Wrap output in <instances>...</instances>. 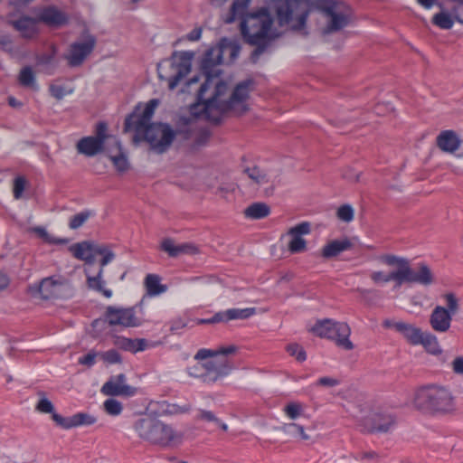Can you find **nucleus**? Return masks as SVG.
I'll use <instances>...</instances> for the list:
<instances>
[{"instance_id": "1", "label": "nucleus", "mask_w": 463, "mask_h": 463, "mask_svg": "<svg viewBox=\"0 0 463 463\" xmlns=\"http://www.w3.org/2000/svg\"><path fill=\"white\" fill-rule=\"evenodd\" d=\"M241 46L235 41L222 39L218 45L209 48L202 61L206 80L198 91V102L192 107V113L213 123L221 121L226 113L240 116L249 109L248 99L252 90V80H247L236 85L226 99L228 85L219 80L218 66L222 62L234 61Z\"/></svg>"}, {"instance_id": "2", "label": "nucleus", "mask_w": 463, "mask_h": 463, "mask_svg": "<svg viewBox=\"0 0 463 463\" xmlns=\"http://www.w3.org/2000/svg\"><path fill=\"white\" fill-rule=\"evenodd\" d=\"M157 106L158 100L151 99L141 112L140 108L137 107L126 118L124 129L126 132L134 131L135 139H145L154 152L162 154L170 147L176 132L168 124L150 123Z\"/></svg>"}, {"instance_id": "3", "label": "nucleus", "mask_w": 463, "mask_h": 463, "mask_svg": "<svg viewBox=\"0 0 463 463\" xmlns=\"http://www.w3.org/2000/svg\"><path fill=\"white\" fill-rule=\"evenodd\" d=\"M412 404L418 411L436 417L451 416L458 412L453 392L443 385L430 384L420 387L414 392Z\"/></svg>"}, {"instance_id": "4", "label": "nucleus", "mask_w": 463, "mask_h": 463, "mask_svg": "<svg viewBox=\"0 0 463 463\" xmlns=\"http://www.w3.org/2000/svg\"><path fill=\"white\" fill-rule=\"evenodd\" d=\"M273 17L268 8L262 7L256 12L247 14L241 22V32L244 40L257 49L252 52L255 61L263 52L264 47L279 34L272 29Z\"/></svg>"}, {"instance_id": "5", "label": "nucleus", "mask_w": 463, "mask_h": 463, "mask_svg": "<svg viewBox=\"0 0 463 463\" xmlns=\"http://www.w3.org/2000/svg\"><path fill=\"white\" fill-rule=\"evenodd\" d=\"M313 7L324 19V35L338 33L351 23L352 10L342 0H314Z\"/></svg>"}, {"instance_id": "6", "label": "nucleus", "mask_w": 463, "mask_h": 463, "mask_svg": "<svg viewBox=\"0 0 463 463\" xmlns=\"http://www.w3.org/2000/svg\"><path fill=\"white\" fill-rule=\"evenodd\" d=\"M308 10L301 0H277L276 14L280 26L307 34L306 23Z\"/></svg>"}, {"instance_id": "7", "label": "nucleus", "mask_w": 463, "mask_h": 463, "mask_svg": "<svg viewBox=\"0 0 463 463\" xmlns=\"http://www.w3.org/2000/svg\"><path fill=\"white\" fill-rule=\"evenodd\" d=\"M379 260L386 266H401L402 284L416 283L427 287L434 283V275L425 263H419L417 270H414L411 267L410 260L404 257L384 254L379 257Z\"/></svg>"}, {"instance_id": "8", "label": "nucleus", "mask_w": 463, "mask_h": 463, "mask_svg": "<svg viewBox=\"0 0 463 463\" xmlns=\"http://www.w3.org/2000/svg\"><path fill=\"white\" fill-rule=\"evenodd\" d=\"M137 435L156 444L167 445L175 438L174 430L154 417L139 419L134 425Z\"/></svg>"}, {"instance_id": "9", "label": "nucleus", "mask_w": 463, "mask_h": 463, "mask_svg": "<svg viewBox=\"0 0 463 463\" xmlns=\"http://www.w3.org/2000/svg\"><path fill=\"white\" fill-rule=\"evenodd\" d=\"M446 306H436L430 315V325L437 333H447L450 327L453 317L459 309L458 298L452 292L442 296Z\"/></svg>"}, {"instance_id": "10", "label": "nucleus", "mask_w": 463, "mask_h": 463, "mask_svg": "<svg viewBox=\"0 0 463 463\" xmlns=\"http://www.w3.org/2000/svg\"><path fill=\"white\" fill-rule=\"evenodd\" d=\"M311 330L319 337L334 340L343 349L352 350L354 348V345L349 339L351 329L346 323L325 319L318 321Z\"/></svg>"}, {"instance_id": "11", "label": "nucleus", "mask_w": 463, "mask_h": 463, "mask_svg": "<svg viewBox=\"0 0 463 463\" xmlns=\"http://www.w3.org/2000/svg\"><path fill=\"white\" fill-rule=\"evenodd\" d=\"M194 53L191 52H175L170 58L171 72L164 74L158 67V75L162 80L167 81L169 90H174L179 82L191 71Z\"/></svg>"}, {"instance_id": "12", "label": "nucleus", "mask_w": 463, "mask_h": 463, "mask_svg": "<svg viewBox=\"0 0 463 463\" xmlns=\"http://www.w3.org/2000/svg\"><path fill=\"white\" fill-rule=\"evenodd\" d=\"M70 251L76 259L85 261L87 265H92L97 255L102 257L100 260L102 267L108 265L115 258V254L108 246L98 245L90 241L75 243L70 247Z\"/></svg>"}, {"instance_id": "13", "label": "nucleus", "mask_w": 463, "mask_h": 463, "mask_svg": "<svg viewBox=\"0 0 463 463\" xmlns=\"http://www.w3.org/2000/svg\"><path fill=\"white\" fill-rule=\"evenodd\" d=\"M105 318L113 326L137 327L144 323V319L137 316L135 307L109 306L106 309Z\"/></svg>"}, {"instance_id": "14", "label": "nucleus", "mask_w": 463, "mask_h": 463, "mask_svg": "<svg viewBox=\"0 0 463 463\" xmlns=\"http://www.w3.org/2000/svg\"><path fill=\"white\" fill-rule=\"evenodd\" d=\"M112 136L107 135V125L99 122L96 127L95 137H86L77 143L78 152L87 156H93L102 150L105 142L112 143Z\"/></svg>"}, {"instance_id": "15", "label": "nucleus", "mask_w": 463, "mask_h": 463, "mask_svg": "<svg viewBox=\"0 0 463 463\" xmlns=\"http://www.w3.org/2000/svg\"><path fill=\"white\" fill-rule=\"evenodd\" d=\"M204 373L201 374V379L205 383H215L220 378L226 376L232 371V365L225 356H217L207 361L201 365Z\"/></svg>"}, {"instance_id": "16", "label": "nucleus", "mask_w": 463, "mask_h": 463, "mask_svg": "<svg viewBox=\"0 0 463 463\" xmlns=\"http://www.w3.org/2000/svg\"><path fill=\"white\" fill-rule=\"evenodd\" d=\"M96 39L90 34H87L83 39L73 43L70 47L68 54L65 56L69 64L72 67L80 65L93 51Z\"/></svg>"}, {"instance_id": "17", "label": "nucleus", "mask_w": 463, "mask_h": 463, "mask_svg": "<svg viewBox=\"0 0 463 463\" xmlns=\"http://www.w3.org/2000/svg\"><path fill=\"white\" fill-rule=\"evenodd\" d=\"M311 232V226L308 222H300L287 232L286 236L288 238V250L290 253H300L307 250V240L304 238Z\"/></svg>"}, {"instance_id": "18", "label": "nucleus", "mask_w": 463, "mask_h": 463, "mask_svg": "<svg viewBox=\"0 0 463 463\" xmlns=\"http://www.w3.org/2000/svg\"><path fill=\"white\" fill-rule=\"evenodd\" d=\"M397 269L392 271L372 270L369 273L371 281L379 287H383L390 282H394L395 288L402 285V271L401 266H395Z\"/></svg>"}, {"instance_id": "19", "label": "nucleus", "mask_w": 463, "mask_h": 463, "mask_svg": "<svg viewBox=\"0 0 463 463\" xmlns=\"http://www.w3.org/2000/svg\"><path fill=\"white\" fill-rule=\"evenodd\" d=\"M160 248L172 258H176L181 255H194L199 252L198 248L194 243L185 242L175 244L170 238L164 239Z\"/></svg>"}, {"instance_id": "20", "label": "nucleus", "mask_w": 463, "mask_h": 463, "mask_svg": "<svg viewBox=\"0 0 463 463\" xmlns=\"http://www.w3.org/2000/svg\"><path fill=\"white\" fill-rule=\"evenodd\" d=\"M38 21L49 26L60 27L68 23V16L57 7L48 6L40 12Z\"/></svg>"}, {"instance_id": "21", "label": "nucleus", "mask_w": 463, "mask_h": 463, "mask_svg": "<svg viewBox=\"0 0 463 463\" xmlns=\"http://www.w3.org/2000/svg\"><path fill=\"white\" fill-rule=\"evenodd\" d=\"M125 376L120 374L118 382L109 381L101 388V392L110 396H132L136 393V388L124 383Z\"/></svg>"}, {"instance_id": "22", "label": "nucleus", "mask_w": 463, "mask_h": 463, "mask_svg": "<svg viewBox=\"0 0 463 463\" xmlns=\"http://www.w3.org/2000/svg\"><path fill=\"white\" fill-rule=\"evenodd\" d=\"M63 287V281L54 277L43 279L39 286L36 287L37 291L43 299H50L59 296Z\"/></svg>"}, {"instance_id": "23", "label": "nucleus", "mask_w": 463, "mask_h": 463, "mask_svg": "<svg viewBox=\"0 0 463 463\" xmlns=\"http://www.w3.org/2000/svg\"><path fill=\"white\" fill-rule=\"evenodd\" d=\"M37 22L38 19H34L29 16H23L20 19L12 22L11 24L18 32H20L24 38L33 39L39 33Z\"/></svg>"}, {"instance_id": "24", "label": "nucleus", "mask_w": 463, "mask_h": 463, "mask_svg": "<svg viewBox=\"0 0 463 463\" xmlns=\"http://www.w3.org/2000/svg\"><path fill=\"white\" fill-rule=\"evenodd\" d=\"M393 327L402 335L409 344L412 345H419L420 337L425 332L412 324L402 321L395 322Z\"/></svg>"}, {"instance_id": "25", "label": "nucleus", "mask_w": 463, "mask_h": 463, "mask_svg": "<svg viewBox=\"0 0 463 463\" xmlns=\"http://www.w3.org/2000/svg\"><path fill=\"white\" fill-rule=\"evenodd\" d=\"M111 145L113 146V148L108 149L109 157L118 172H126L129 167V164L126 155H124L121 151L119 141L116 137H112Z\"/></svg>"}, {"instance_id": "26", "label": "nucleus", "mask_w": 463, "mask_h": 463, "mask_svg": "<svg viewBox=\"0 0 463 463\" xmlns=\"http://www.w3.org/2000/svg\"><path fill=\"white\" fill-rule=\"evenodd\" d=\"M437 145L442 151L453 153L460 146V140L454 131L444 130L437 137Z\"/></svg>"}, {"instance_id": "27", "label": "nucleus", "mask_w": 463, "mask_h": 463, "mask_svg": "<svg viewBox=\"0 0 463 463\" xmlns=\"http://www.w3.org/2000/svg\"><path fill=\"white\" fill-rule=\"evenodd\" d=\"M352 248V242L348 238L334 240L326 243L323 248L321 254L326 259H330Z\"/></svg>"}, {"instance_id": "28", "label": "nucleus", "mask_w": 463, "mask_h": 463, "mask_svg": "<svg viewBox=\"0 0 463 463\" xmlns=\"http://www.w3.org/2000/svg\"><path fill=\"white\" fill-rule=\"evenodd\" d=\"M103 268L100 267L96 276H91L88 269H85L87 276V285L89 288L102 294L105 298L112 297V290L105 288V280L103 279Z\"/></svg>"}, {"instance_id": "29", "label": "nucleus", "mask_w": 463, "mask_h": 463, "mask_svg": "<svg viewBox=\"0 0 463 463\" xmlns=\"http://www.w3.org/2000/svg\"><path fill=\"white\" fill-rule=\"evenodd\" d=\"M155 405L156 406V412L160 416H174L184 414L190 411L192 408L188 403L181 406L176 403H170L166 401L156 402Z\"/></svg>"}, {"instance_id": "30", "label": "nucleus", "mask_w": 463, "mask_h": 463, "mask_svg": "<svg viewBox=\"0 0 463 463\" xmlns=\"http://www.w3.org/2000/svg\"><path fill=\"white\" fill-rule=\"evenodd\" d=\"M238 351V347L234 345H230L227 346H221L217 349H205L202 348L198 350V352L194 355L195 360H205L207 358H214L217 356H227L230 354H234Z\"/></svg>"}, {"instance_id": "31", "label": "nucleus", "mask_w": 463, "mask_h": 463, "mask_svg": "<svg viewBox=\"0 0 463 463\" xmlns=\"http://www.w3.org/2000/svg\"><path fill=\"white\" fill-rule=\"evenodd\" d=\"M438 5L441 8V11L433 15L431 19L432 24L443 30L451 29L455 22H457L456 15L452 11L449 13L448 10H445L441 4Z\"/></svg>"}, {"instance_id": "32", "label": "nucleus", "mask_w": 463, "mask_h": 463, "mask_svg": "<svg viewBox=\"0 0 463 463\" xmlns=\"http://www.w3.org/2000/svg\"><path fill=\"white\" fill-rule=\"evenodd\" d=\"M250 2L251 0H233L229 14L223 18L224 23L232 24L238 18L242 20Z\"/></svg>"}, {"instance_id": "33", "label": "nucleus", "mask_w": 463, "mask_h": 463, "mask_svg": "<svg viewBox=\"0 0 463 463\" xmlns=\"http://www.w3.org/2000/svg\"><path fill=\"white\" fill-rule=\"evenodd\" d=\"M419 345H422L424 350L432 355H439L443 352L438 337L428 331H425L420 337Z\"/></svg>"}, {"instance_id": "34", "label": "nucleus", "mask_w": 463, "mask_h": 463, "mask_svg": "<svg viewBox=\"0 0 463 463\" xmlns=\"http://www.w3.org/2000/svg\"><path fill=\"white\" fill-rule=\"evenodd\" d=\"M161 279L156 274H147L145 278V287L146 293L150 297L158 296L166 291L167 288L165 285L160 283Z\"/></svg>"}, {"instance_id": "35", "label": "nucleus", "mask_w": 463, "mask_h": 463, "mask_svg": "<svg viewBox=\"0 0 463 463\" xmlns=\"http://www.w3.org/2000/svg\"><path fill=\"white\" fill-rule=\"evenodd\" d=\"M270 213V209L268 204L264 203H254L249 205L244 210V214L247 218L258 220L267 217Z\"/></svg>"}, {"instance_id": "36", "label": "nucleus", "mask_w": 463, "mask_h": 463, "mask_svg": "<svg viewBox=\"0 0 463 463\" xmlns=\"http://www.w3.org/2000/svg\"><path fill=\"white\" fill-rule=\"evenodd\" d=\"M394 424V418L391 414H374L373 417L372 431L386 432Z\"/></svg>"}, {"instance_id": "37", "label": "nucleus", "mask_w": 463, "mask_h": 463, "mask_svg": "<svg viewBox=\"0 0 463 463\" xmlns=\"http://www.w3.org/2000/svg\"><path fill=\"white\" fill-rule=\"evenodd\" d=\"M245 173L253 182L258 184H264L271 182V175L259 166L249 167Z\"/></svg>"}, {"instance_id": "38", "label": "nucleus", "mask_w": 463, "mask_h": 463, "mask_svg": "<svg viewBox=\"0 0 463 463\" xmlns=\"http://www.w3.org/2000/svg\"><path fill=\"white\" fill-rule=\"evenodd\" d=\"M119 345L123 349L132 353L144 351L147 346L145 339L122 338L119 340Z\"/></svg>"}, {"instance_id": "39", "label": "nucleus", "mask_w": 463, "mask_h": 463, "mask_svg": "<svg viewBox=\"0 0 463 463\" xmlns=\"http://www.w3.org/2000/svg\"><path fill=\"white\" fill-rule=\"evenodd\" d=\"M18 80L24 87L32 88L37 90V84L35 80V74L33 69L29 66L23 68L19 73Z\"/></svg>"}, {"instance_id": "40", "label": "nucleus", "mask_w": 463, "mask_h": 463, "mask_svg": "<svg viewBox=\"0 0 463 463\" xmlns=\"http://www.w3.org/2000/svg\"><path fill=\"white\" fill-rule=\"evenodd\" d=\"M256 313V309L254 307H247V308H232L226 310L227 319L234 320V319H246Z\"/></svg>"}, {"instance_id": "41", "label": "nucleus", "mask_w": 463, "mask_h": 463, "mask_svg": "<svg viewBox=\"0 0 463 463\" xmlns=\"http://www.w3.org/2000/svg\"><path fill=\"white\" fill-rule=\"evenodd\" d=\"M93 215V213L90 210H84L72 217H71L69 222V227L71 230H76L81 227L90 216Z\"/></svg>"}, {"instance_id": "42", "label": "nucleus", "mask_w": 463, "mask_h": 463, "mask_svg": "<svg viewBox=\"0 0 463 463\" xmlns=\"http://www.w3.org/2000/svg\"><path fill=\"white\" fill-rule=\"evenodd\" d=\"M336 216L345 222H350L354 220V210L350 204L341 205L336 211Z\"/></svg>"}, {"instance_id": "43", "label": "nucleus", "mask_w": 463, "mask_h": 463, "mask_svg": "<svg viewBox=\"0 0 463 463\" xmlns=\"http://www.w3.org/2000/svg\"><path fill=\"white\" fill-rule=\"evenodd\" d=\"M75 428L79 426H90L94 424L97 421L95 416L86 413V412H79L73 414Z\"/></svg>"}, {"instance_id": "44", "label": "nucleus", "mask_w": 463, "mask_h": 463, "mask_svg": "<svg viewBox=\"0 0 463 463\" xmlns=\"http://www.w3.org/2000/svg\"><path fill=\"white\" fill-rule=\"evenodd\" d=\"M103 406L106 412L112 416L119 415L123 409L121 402L113 398L106 400Z\"/></svg>"}, {"instance_id": "45", "label": "nucleus", "mask_w": 463, "mask_h": 463, "mask_svg": "<svg viewBox=\"0 0 463 463\" xmlns=\"http://www.w3.org/2000/svg\"><path fill=\"white\" fill-rule=\"evenodd\" d=\"M304 410V406L299 402H289L284 408L285 414L291 420L298 418Z\"/></svg>"}, {"instance_id": "46", "label": "nucleus", "mask_w": 463, "mask_h": 463, "mask_svg": "<svg viewBox=\"0 0 463 463\" xmlns=\"http://www.w3.org/2000/svg\"><path fill=\"white\" fill-rule=\"evenodd\" d=\"M0 49L12 56L17 52L14 41L10 35L0 36Z\"/></svg>"}, {"instance_id": "47", "label": "nucleus", "mask_w": 463, "mask_h": 463, "mask_svg": "<svg viewBox=\"0 0 463 463\" xmlns=\"http://www.w3.org/2000/svg\"><path fill=\"white\" fill-rule=\"evenodd\" d=\"M52 420L56 422L57 425L63 429H71L75 428L74 418L73 415L70 417H62L58 413H52Z\"/></svg>"}, {"instance_id": "48", "label": "nucleus", "mask_w": 463, "mask_h": 463, "mask_svg": "<svg viewBox=\"0 0 463 463\" xmlns=\"http://www.w3.org/2000/svg\"><path fill=\"white\" fill-rule=\"evenodd\" d=\"M287 351L292 356L299 362H303L307 359V354L304 349L298 344H290L287 346Z\"/></svg>"}, {"instance_id": "49", "label": "nucleus", "mask_w": 463, "mask_h": 463, "mask_svg": "<svg viewBox=\"0 0 463 463\" xmlns=\"http://www.w3.org/2000/svg\"><path fill=\"white\" fill-rule=\"evenodd\" d=\"M100 357L102 360L108 364H119L121 363V357L118 351L116 350H109L107 352L101 353Z\"/></svg>"}, {"instance_id": "50", "label": "nucleus", "mask_w": 463, "mask_h": 463, "mask_svg": "<svg viewBox=\"0 0 463 463\" xmlns=\"http://www.w3.org/2000/svg\"><path fill=\"white\" fill-rule=\"evenodd\" d=\"M36 410L43 413H55L53 411L54 408L52 402L47 398H42L38 402L36 405Z\"/></svg>"}, {"instance_id": "51", "label": "nucleus", "mask_w": 463, "mask_h": 463, "mask_svg": "<svg viewBox=\"0 0 463 463\" xmlns=\"http://www.w3.org/2000/svg\"><path fill=\"white\" fill-rule=\"evenodd\" d=\"M98 354L94 351L89 352L87 354L79 358L78 363L87 367H91L96 363Z\"/></svg>"}, {"instance_id": "52", "label": "nucleus", "mask_w": 463, "mask_h": 463, "mask_svg": "<svg viewBox=\"0 0 463 463\" xmlns=\"http://www.w3.org/2000/svg\"><path fill=\"white\" fill-rule=\"evenodd\" d=\"M25 187V180L24 177L18 176L14 182V196L15 199H19Z\"/></svg>"}, {"instance_id": "53", "label": "nucleus", "mask_w": 463, "mask_h": 463, "mask_svg": "<svg viewBox=\"0 0 463 463\" xmlns=\"http://www.w3.org/2000/svg\"><path fill=\"white\" fill-rule=\"evenodd\" d=\"M49 90L52 96L57 99H61L67 94V92L61 85L51 84Z\"/></svg>"}, {"instance_id": "54", "label": "nucleus", "mask_w": 463, "mask_h": 463, "mask_svg": "<svg viewBox=\"0 0 463 463\" xmlns=\"http://www.w3.org/2000/svg\"><path fill=\"white\" fill-rule=\"evenodd\" d=\"M339 384V381L333 377H321L317 380L316 385H321L326 387H335Z\"/></svg>"}, {"instance_id": "55", "label": "nucleus", "mask_w": 463, "mask_h": 463, "mask_svg": "<svg viewBox=\"0 0 463 463\" xmlns=\"http://www.w3.org/2000/svg\"><path fill=\"white\" fill-rule=\"evenodd\" d=\"M35 232L41 237L43 238L45 241H48V242H55V243H61V242H63L64 241L63 240H59V241H54L51 238V236L49 235V233L47 232V231L44 229V228H42V227H37L34 229Z\"/></svg>"}, {"instance_id": "56", "label": "nucleus", "mask_w": 463, "mask_h": 463, "mask_svg": "<svg viewBox=\"0 0 463 463\" xmlns=\"http://www.w3.org/2000/svg\"><path fill=\"white\" fill-rule=\"evenodd\" d=\"M451 367L456 374H463V357H456L451 363Z\"/></svg>"}, {"instance_id": "57", "label": "nucleus", "mask_w": 463, "mask_h": 463, "mask_svg": "<svg viewBox=\"0 0 463 463\" xmlns=\"http://www.w3.org/2000/svg\"><path fill=\"white\" fill-rule=\"evenodd\" d=\"M198 419L206 421L219 422V419L212 411H209L201 410L198 415Z\"/></svg>"}, {"instance_id": "58", "label": "nucleus", "mask_w": 463, "mask_h": 463, "mask_svg": "<svg viewBox=\"0 0 463 463\" xmlns=\"http://www.w3.org/2000/svg\"><path fill=\"white\" fill-rule=\"evenodd\" d=\"M202 36V29L200 27L194 28L189 33L186 34L185 38L190 42H195L200 40Z\"/></svg>"}, {"instance_id": "59", "label": "nucleus", "mask_w": 463, "mask_h": 463, "mask_svg": "<svg viewBox=\"0 0 463 463\" xmlns=\"http://www.w3.org/2000/svg\"><path fill=\"white\" fill-rule=\"evenodd\" d=\"M185 326H186L185 322H184L180 318H177V319L173 320V322L171 324L170 329L172 331H176V330H179V329H182V328L185 327Z\"/></svg>"}, {"instance_id": "60", "label": "nucleus", "mask_w": 463, "mask_h": 463, "mask_svg": "<svg viewBox=\"0 0 463 463\" xmlns=\"http://www.w3.org/2000/svg\"><path fill=\"white\" fill-rule=\"evenodd\" d=\"M212 321H213V323H219V322H222V321H229V319H227L226 311H224V312H219V313H216V314L212 317Z\"/></svg>"}, {"instance_id": "61", "label": "nucleus", "mask_w": 463, "mask_h": 463, "mask_svg": "<svg viewBox=\"0 0 463 463\" xmlns=\"http://www.w3.org/2000/svg\"><path fill=\"white\" fill-rule=\"evenodd\" d=\"M423 8L430 10L436 5V0H416Z\"/></svg>"}, {"instance_id": "62", "label": "nucleus", "mask_w": 463, "mask_h": 463, "mask_svg": "<svg viewBox=\"0 0 463 463\" xmlns=\"http://www.w3.org/2000/svg\"><path fill=\"white\" fill-rule=\"evenodd\" d=\"M9 278L5 274L0 272V290L5 289L9 285Z\"/></svg>"}, {"instance_id": "63", "label": "nucleus", "mask_w": 463, "mask_h": 463, "mask_svg": "<svg viewBox=\"0 0 463 463\" xmlns=\"http://www.w3.org/2000/svg\"><path fill=\"white\" fill-rule=\"evenodd\" d=\"M344 177L350 180V181H354V182H357L359 180V177H360V173H346L344 175Z\"/></svg>"}, {"instance_id": "64", "label": "nucleus", "mask_w": 463, "mask_h": 463, "mask_svg": "<svg viewBox=\"0 0 463 463\" xmlns=\"http://www.w3.org/2000/svg\"><path fill=\"white\" fill-rule=\"evenodd\" d=\"M292 427L296 428L303 439H308V436L306 434L304 428L300 425L292 424Z\"/></svg>"}]
</instances>
